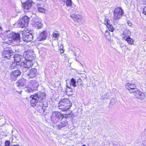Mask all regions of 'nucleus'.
<instances>
[{
	"instance_id": "39448f33",
	"label": "nucleus",
	"mask_w": 146,
	"mask_h": 146,
	"mask_svg": "<svg viewBox=\"0 0 146 146\" xmlns=\"http://www.w3.org/2000/svg\"><path fill=\"white\" fill-rule=\"evenodd\" d=\"M29 20L30 18L27 16H25L23 18L19 19L18 23L17 24L18 27L22 28L24 27H27Z\"/></svg>"
},
{
	"instance_id": "7ed1b4c3",
	"label": "nucleus",
	"mask_w": 146,
	"mask_h": 146,
	"mask_svg": "<svg viewBox=\"0 0 146 146\" xmlns=\"http://www.w3.org/2000/svg\"><path fill=\"white\" fill-rule=\"evenodd\" d=\"M72 105V103L69 99L64 98L60 101L58 107L59 109L62 110V111H64L71 108Z\"/></svg>"
},
{
	"instance_id": "c756f323",
	"label": "nucleus",
	"mask_w": 146,
	"mask_h": 146,
	"mask_svg": "<svg viewBox=\"0 0 146 146\" xmlns=\"http://www.w3.org/2000/svg\"><path fill=\"white\" fill-rule=\"evenodd\" d=\"M10 142L9 141H7L5 143V146H10Z\"/></svg>"
},
{
	"instance_id": "2eb2a0df",
	"label": "nucleus",
	"mask_w": 146,
	"mask_h": 146,
	"mask_svg": "<svg viewBox=\"0 0 146 146\" xmlns=\"http://www.w3.org/2000/svg\"><path fill=\"white\" fill-rule=\"evenodd\" d=\"M36 70L35 69H32L29 70L27 74L28 78H33L35 77Z\"/></svg>"
},
{
	"instance_id": "72a5a7b5",
	"label": "nucleus",
	"mask_w": 146,
	"mask_h": 146,
	"mask_svg": "<svg viewBox=\"0 0 146 146\" xmlns=\"http://www.w3.org/2000/svg\"><path fill=\"white\" fill-rule=\"evenodd\" d=\"M60 51L61 53H63L64 52V50H63V49H60Z\"/></svg>"
},
{
	"instance_id": "412c9836",
	"label": "nucleus",
	"mask_w": 146,
	"mask_h": 146,
	"mask_svg": "<svg viewBox=\"0 0 146 146\" xmlns=\"http://www.w3.org/2000/svg\"><path fill=\"white\" fill-rule=\"evenodd\" d=\"M66 92L67 95H71L73 94L72 89L70 88V87L67 86Z\"/></svg>"
},
{
	"instance_id": "9d476101",
	"label": "nucleus",
	"mask_w": 146,
	"mask_h": 146,
	"mask_svg": "<svg viewBox=\"0 0 146 146\" xmlns=\"http://www.w3.org/2000/svg\"><path fill=\"white\" fill-rule=\"evenodd\" d=\"M126 88L128 90L130 93H133L134 91L137 90L136 86L131 83H128L125 85Z\"/></svg>"
},
{
	"instance_id": "7c9ffc66",
	"label": "nucleus",
	"mask_w": 146,
	"mask_h": 146,
	"mask_svg": "<svg viewBox=\"0 0 146 146\" xmlns=\"http://www.w3.org/2000/svg\"><path fill=\"white\" fill-rule=\"evenodd\" d=\"M52 35L53 37L55 38H58L59 36V34L57 33H53Z\"/></svg>"
},
{
	"instance_id": "f8f14e48",
	"label": "nucleus",
	"mask_w": 146,
	"mask_h": 146,
	"mask_svg": "<svg viewBox=\"0 0 146 146\" xmlns=\"http://www.w3.org/2000/svg\"><path fill=\"white\" fill-rule=\"evenodd\" d=\"M46 31H44L38 35L37 38V39L38 40L40 41L44 40L46 39Z\"/></svg>"
},
{
	"instance_id": "58836bf2",
	"label": "nucleus",
	"mask_w": 146,
	"mask_h": 146,
	"mask_svg": "<svg viewBox=\"0 0 146 146\" xmlns=\"http://www.w3.org/2000/svg\"><path fill=\"white\" fill-rule=\"evenodd\" d=\"M23 62V63H24V64H25L26 63L25 62Z\"/></svg>"
},
{
	"instance_id": "4be33fe9",
	"label": "nucleus",
	"mask_w": 146,
	"mask_h": 146,
	"mask_svg": "<svg viewBox=\"0 0 146 146\" xmlns=\"http://www.w3.org/2000/svg\"><path fill=\"white\" fill-rule=\"evenodd\" d=\"M67 125V122L66 121H63L61 122V124L58 125V128L60 129L62 127L66 126Z\"/></svg>"
},
{
	"instance_id": "5701e85b",
	"label": "nucleus",
	"mask_w": 146,
	"mask_h": 146,
	"mask_svg": "<svg viewBox=\"0 0 146 146\" xmlns=\"http://www.w3.org/2000/svg\"><path fill=\"white\" fill-rule=\"evenodd\" d=\"M31 84L34 88H36L38 87L39 84L37 81L36 80H33L31 82Z\"/></svg>"
},
{
	"instance_id": "a19ab883",
	"label": "nucleus",
	"mask_w": 146,
	"mask_h": 146,
	"mask_svg": "<svg viewBox=\"0 0 146 146\" xmlns=\"http://www.w3.org/2000/svg\"><path fill=\"white\" fill-rule=\"evenodd\" d=\"M82 146H86L85 145H83Z\"/></svg>"
},
{
	"instance_id": "ea45409f",
	"label": "nucleus",
	"mask_w": 146,
	"mask_h": 146,
	"mask_svg": "<svg viewBox=\"0 0 146 146\" xmlns=\"http://www.w3.org/2000/svg\"><path fill=\"white\" fill-rule=\"evenodd\" d=\"M74 54L75 55H76V56H77V55H76V53H75V54Z\"/></svg>"
},
{
	"instance_id": "9b49d317",
	"label": "nucleus",
	"mask_w": 146,
	"mask_h": 146,
	"mask_svg": "<svg viewBox=\"0 0 146 146\" xmlns=\"http://www.w3.org/2000/svg\"><path fill=\"white\" fill-rule=\"evenodd\" d=\"M104 23L106 25L110 31L113 32L114 31V28L113 25L111 24L108 19L105 17L104 19Z\"/></svg>"
},
{
	"instance_id": "1a4fd4ad",
	"label": "nucleus",
	"mask_w": 146,
	"mask_h": 146,
	"mask_svg": "<svg viewBox=\"0 0 146 146\" xmlns=\"http://www.w3.org/2000/svg\"><path fill=\"white\" fill-rule=\"evenodd\" d=\"M134 95L137 98L141 100L144 99L145 96V94L143 92L140 91L137 89V90H135L134 92L133 93Z\"/></svg>"
},
{
	"instance_id": "bb28decb",
	"label": "nucleus",
	"mask_w": 146,
	"mask_h": 146,
	"mask_svg": "<svg viewBox=\"0 0 146 146\" xmlns=\"http://www.w3.org/2000/svg\"><path fill=\"white\" fill-rule=\"evenodd\" d=\"M37 10L40 12L44 13L45 12V10L42 7H38Z\"/></svg>"
},
{
	"instance_id": "4468645a",
	"label": "nucleus",
	"mask_w": 146,
	"mask_h": 146,
	"mask_svg": "<svg viewBox=\"0 0 146 146\" xmlns=\"http://www.w3.org/2000/svg\"><path fill=\"white\" fill-rule=\"evenodd\" d=\"M32 4L31 0H29L23 4V8L26 10H29L31 7Z\"/></svg>"
},
{
	"instance_id": "423d86ee",
	"label": "nucleus",
	"mask_w": 146,
	"mask_h": 146,
	"mask_svg": "<svg viewBox=\"0 0 146 146\" xmlns=\"http://www.w3.org/2000/svg\"><path fill=\"white\" fill-rule=\"evenodd\" d=\"M123 14V10L120 7L115 8L113 12V19L114 20H118L122 16Z\"/></svg>"
},
{
	"instance_id": "0eeeda50",
	"label": "nucleus",
	"mask_w": 146,
	"mask_h": 146,
	"mask_svg": "<svg viewBox=\"0 0 146 146\" xmlns=\"http://www.w3.org/2000/svg\"><path fill=\"white\" fill-rule=\"evenodd\" d=\"M23 56L25 57L26 61H30L34 58L36 55L32 50L27 51L24 52Z\"/></svg>"
},
{
	"instance_id": "cd10ccee",
	"label": "nucleus",
	"mask_w": 146,
	"mask_h": 146,
	"mask_svg": "<svg viewBox=\"0 0 146 146\" xmlns=\"http://www.w3.org/2000/svg\"><path fill=\"white\" fill-rule=\"evenodd\" d=\"M105 36L106 38L108 39H109L110 37L109 33L107 31H106Z\"/></svg>"
},
{
	"instance_id": "e433bc0d",
	"label": "nucleus",
	"mask_w": 146,
	"mask_h": 146,
	"mask_svg": "<svg viewBox=\"0 0 146 146\" xmlns=\"http://www.w3.org/2000/svg\"><path fill=\"white\" fill-rule=\"evenodd\" d=\"M104 98H105V97H104L103 96H102V99H104Z\"/></svg>"
},
{
	"instance_id": "b1692460",
	"label": "nucleus",
	"mask_w": 146,
	"mask_h": 146,
	"mask_svg": "<svg viewBox=\"0 0 146 146\" xmlns=\"http://www.w3.org/2000/svg\"><path fill=\"white\" fill-rule=\"evenodd\" d=\"M3 53L4 54L3 55V57L7 58H8V57H9L10 56V53H9V52H7L5 51H4L3 52Z\"/></svg>"
},
{
	"instance_id": "393cba45",
	"label": "nucleus",
	"mask_w": 146,
	"mask_h": 146,
	"mask_svg": "<svg viewBox=\"0 0 146 146\" xmlns=\"http://www.w3.org/2000/svg\"><path fill=\"white\" fill-rule=\"evenodd\" d=\"M66 4L67 6H71L72 3L71 0H66Z\"/></svg>"
},
{
	"instance_id": "f704fd0d",
	"label": "nucleus",
	"mask_w": 146,
	"mask_h": 146,
	"mask_svg": "<svg viewBox=\"0 0 146 146\" xmlns=\"http://www.w3.org/2000/svg\"><path fill=\"white\" fill-rule=\"evenodd\" d=\"M127 23L128 25L129 26H131L132 25V23H131L129 21H128Z\"/></svg>"
},
{
	"instance_id": "f3484780",
	"label": "nucleus",
	"mask_w": 146,
	"mask_h": 146,
	"mask_svg": "<svg viewBox=\"0 0 146 146\" xmlns=\"http://www.w3.org/2000/svg\"><path fill=\"white\" fill-rule=\"evenodd\" d=\"M123 36L125 38V40H126L128 44H132L133 43V40L129 36L126 35L124 33H123Z\"/></svg>"
},
{
	"instance_id": "ddd939ff",
	"label": "nucleus",
	"mask_w": 146,
	"mask_h": 146,
	"mask_svg": "<svg viewBox=\"0 0 146 146\" xmlns=\"http://www.w3.org/2000/svg\"><path fill=\"white\" fill-rule=\"evenodd\" d=\"M21 72L19 70H17L14 71L11 73L10 76L13 80H15L20 75Z\"/></svg>"
},
{
	"instance_id": "f03ea898",
	"label": "nucleus",
	"mask_w": 146,
	"mask_h": 146,
	"mask_svg": "<svg viewBox=\"0 0 146 146\" xmlns=\"http://www.w3.org/2000/svg\"><path fill=\"white\" fill-rule=\"evenodd\" d=\"M20 35L18 33L13 32L11 34H8L5 37V42L7 44H10L13 41H16L19 42L20 41Z\"/></svg>"
},
{
	"instance_id": "aec40b11",
	"label": "nucleus",
	"mask_w": 146,
	"mask_h": 146,
	"mask_svg": "<svg viewBox=\"0 0 146 146\" xmlns=\"http://www.w3.org/2000/svg\"><path fill=\"white\" fill-rule=\"evenodd\" d=\"M24 80H19L16 83V85L17 87L21 86L23 87L25 85V83L24 82Z\"/></svg>"
},
{
	"instance_id": "4c0bfd02",
	"label": "nucleus",
	"mask_w": 146,
	"mask_h": 146,
	"mask_svg": "<svg viewBox=\"0 0 146 146\" xmlns=\"http://www.w3.org/2000/svg\"><path fill=\"white\" fill-rule=\"evenodd\" d=\"M13 146H19V145H14Z\"/></svg>"
},
{
	"instance_id": "20e7f679",
	"label": "nucleus",
	"mask_w": 146,
	"mask_h": 146,
	"mask_svg": "<svg viewBox=\"0 0 146 146\" xmlns=\"http://www.w3.org/2000/svg\"><path fill=\"white\" fill-rule=\"evenodd\" d=\"M63 117V114L60 112H53L51 117V120L52 123H56L60 120L61 118Z\"/></svg>"
},
{
	"instance_id": "c03bdc74",
	"label": "nucleus",
	"mask_w": 146,
	"mask_h": 146,
	"mask_svg": "<svg viewBox=\"0 0 146 146\" xmlns=\"http://www.w3.org/2000/svg\"><path fill=\"white\" fill-rule=\"evenodd\" d=\"M145 84L146 85V83H145Z\"/></svg>"
},
{
	"instance_id": "37998d69",
	"label": "nucleus",
	"mask_w": 146,
	"mask_h": 146,
	"mask_svg": "<svg viewBox=\"0 0 146 146\" xmlns=\"http://www.w3.org/2000/svg\"><path fill=\"white\" fill-rule=\"evenodd\" d=\"M76 60L77 61V60L76 59Z\"/></svg>"
},
{
	"instance_id": "c85d7f7f",
	"label": "nucleus",
	"mask_w": 146,
	"mask_h": 146,
	"mask_svg": "<svg viewBox=\"0 0 146 146\" xmlns=\"http://www.w3.org/2000/svg\"><path fill=\"white\" fill-rule=\"evenodd\" d=\"M42 105L43 107H42V109L44 111L46 108L47 107L48 104L47 103H46L44 104H43Z\"/></svg>"
},
{
	"instance_id": "f257e3e1",
	"label": "nucleus",
	"mask_w": 146,
	"mask_h": 146,
	"mask_svg": "<svg viewBox=\"0 0 146 146\" xmlns=\"http://www.w3.org/2000/svg\"><path fill=\"white\" fill-rule=\"evenodd\" d=\"M30 98L32 99L30 101L31 105L33 107H35L36 106L38 102L40 103L43 102L46 98V95L44 93H40L39 94L36 93L31 95Z\"/></svg>"
},
{
	"instance_id": "c9c22d12",
	"label": "nucleus",
	"mask_w": 146,
	"mask_h": 146,
	"mask_svg": "<svg viewBox=\"0 0 146 146\" xmlns=\"http://www.w3.org/2000/svg\"><path fill=\"white\" fill-rule=\"evenodd\" d=\"M28 68L26 66H24L23 68V69H25V70H28Z\"/></svg>"
},
{
	"instance_id": "79ce46f5",
	"label": "nucleus",
	"mask_w": 146,
	"mask_h": 146,
	"mask_svg": "<svg viewBox=\"0 0 146 146\" xmlns=\"http://www.w3.org/2000/svg\"><path fill=\"white\" fill-rule=\"evenodd\" d=\"M143 0L145 1L146 2V0Z\"/></svg>"
},
{
	"instance_id": "a211bd4d",
	"label": "nucleus",
	"mask_w": 146,
	"mask_h": 146,
	"mask_svg": "<svg viewBox=\"0 0 146 146\" xmlns=\"http://www.w3.org/2000/svg\"><path fill=\"white\" fill-rule=\"evenodd\" d=\"M33 25L36 29H39L42 28V24L41 21L34 22L33 23Z\"/></svg>"
},
{
	"instance_id": "473e14b6",
	"label": "nucleus",
	"mask_w": 146,
	"mask_h": 146,
	"mask_svg": "<svg viewBox=\"0 0 146 146\" xmlns=\"http://www.w3.org/2000/svg\"><path fill=\"white\" fill-rule=\"evenodd\" d=\"M13 64H11V69H14L15 68V67H16V66H13Z\"/></svg>"
},
{
	"instance_id": "a878e982",
	"label": "nucleus",
	"mask_w": 146,
	"mask_h": 146,
	"mask_svg": "<svg viewBox=\"0 0 146 146\" xmlns=\"http://www.w3.org/2000/svg\"><path fill=\"white\" fill-rule=\"evenodd\" d=\"M76 82L74 78H72L71 79V85L72 86H74V87L76 86Z\"/></svg>"
},
{
	"instance_id": "6ab92c4d",
	"label": "nucleus",
	"mask_w": 146,
	"mask_h": 146,
	"mask_svg": "<svg viewBox=\"0 0 146 146\" xmlns=\"http://www.w3.org/2000/svg\"><path fill=\"white\" fill-rule=\"evenodd\" d=\"M22 58V56L18 54H15L14 56V60L16 62L18 63L20 62Z\"/></svg>"
},
{
	"instance_id": "2f4dec72",
	"label": "nucleus",
	"mask_w": 146,
	"mask_h": 146,
	"mask_svg": "<svg viewBox=\"0 0 146 146\" xmlns=\"http://www.w3.org/2000/svg\"><path fill=\"white\" fill-rule=\"evenodd\" d=\"M143 13L146 15V6L145 7L143 8Z\"/></svg>"
},
{
	"instance_id": "dca6fc26",
	"label": "nucleus",
	"mask_w": 146,
	"mask_h": 146,
	"mask_svg": "<svg viewBox=\"0 0 146 146\" xmlns=\"http://www.w3.org/2000/svg\"><path fill=\"white\" fill-rule=\"evenodd\" d=\"M70 17L75 21L79 22L81 21L82 18V16L78 15L72 14L70 15Z\"/></svg>"
},
{
	"instance_id": "6e6552de",
	"label": "nucleus",
	"mask_w": 146,
	"mask_h": 146,
	"mask_svg": "<svg viewBox=\"0 0 146 146\" xmlns=\"http://www.w3.org/2000/svg\"><path fill=\"white\" fill-rule=\"evenodd\" d=\"M22 36L23 40L26 42L31 41L33 38V35L29 33H23Z\"/></svg>"
}]
</instances>
